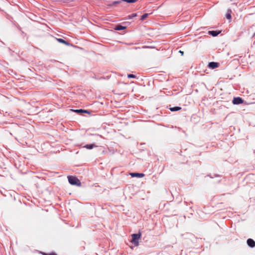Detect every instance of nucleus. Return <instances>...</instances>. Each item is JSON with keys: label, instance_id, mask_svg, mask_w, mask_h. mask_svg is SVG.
<instances>
[{"label": "nucleus", "instance_id": "dca6fc26", "mask_svg": "<svg viewBox=\"0 0 255 255\" xmlns=\"http://www.w3.org/2000/svg\"><path fill=\"white\" fill-rule=\"evenodd\" d=\"M128 78H135L136 76L133 74H129L128 75Z\"/></svg>", "mask_w": 255, "mask_h": 255}, {"label": "nucleus", "instance_id": "1a4fd4ad", "mask_svg": "<svg viewBox=\"0 0 255 255\" xmlns=\"http://www.w3.org/2000/svg\"><path fill=\"white\" fill-rule=\"evenodd\" d=\"M231 13H232V10L231 9H228L227 10V13H226V18L228 19H231Z\"/></svg>", "mask_w": 255, "mask_h": 255}, {"label": "nucleus", "instance_id": "9d476101", "mask_svg": "<svg viewBox=\"0 0 255 255\" xmlns=\"http://www.w3.org/2000/svg\"><path fill=\"white\" fill-rule=\"evenodd\" d=\"M126 28V26H122L121 25H117L116 26L115 29L116 30H122Z\"/></svg>", "mask_w": 255, "mask_h": 255}, {"label": "nucleus", "instance_id": "f03ea898", "mask_svg": "<svg viewBox=\"0 0 255 255\" xmlns=\"http://www.w3.org/2000/svg\"><path fill=\"white\" fill-rule=\"evenodd\" d=\"M132 240L131 242L132 244H133L135 246H137L139 244L138 240L141 237V234H133L131 235Z\"/></svg>", "mask_w": 255, "mask_h": 255}, {"label": "nucleus", "instance_id": "f257e3e1", "mask_svg": "<svg viewBox=\"0 0 255 255\" xmlns=\"http://www.w3.org/2000/svg\"><path fill=\"white\" fill-rule=\"evenodd\" d=\"M68 179L70 184L77 186H81V183L77 177L72 176H68Z\"/></svg>", "mask_w": 255, "mask_h": 255}, {"label": "nucleus", "instance_id": "423d86ee", "mask_svg": "<svg viewBox=\"0 0 255 255\" xmlns=\"http://www.w3.org/2000/svg\"><path fill=\"white\" fill-rule=\"evenodd\" d=\"M130 175L132 177H138V178H141L144 176V174L143 173H131Z\"/></svg>", "mask_w": 255, "mask_h": 255}, {"label": "nucleus", "instance_id": "a211bd4d", "mask_svg": "<svg viewBox=\"0 0 255 255\" xmlns=\"http://www.w3.org/2000/svg\"><path fill=\"white\" fill-rule=\"evenodd\" d=\"M122 2H123V1H122V0H118V1H114L112 2V5H114V4H118V3H121Z\"/></svg>", "mask_w": 255, "mask_h": 255}, {"label": "nucleus", "instance_id": "0eeeda50", "mask_svg": "<svg viewBox=\"0 0 255 255\" xmlns=\"http://www.w3.org/2000/svg\"><path fill=\"white\" fill-rule=\"evenodd\" d=\"M221 32V31H215V30H212V31H209V34L213 36H217Z\"/></svg>", "mask_w": 255, "mask_h": 255}, {"label": "nucleus", "instance_id": "ddd939ff", "mask_svg": "<svg viewBox=\"0 0 255 255\" xmlns=\"http://www.w3.org/2000/svg\"><path fill=\"white\" fill-rule=\"evenodd\" d=\"M149 14L147 13L143 14L141 16V18H140V20H143L144 19H145V18H146L148 15H149Z\"/></svg>", "mask_w": 255, "mask_h": 255}, {"label": "nucleus", "instance_id": "9b49d317", "mask_svg": "<svg viewBox=\"0 0 255 255\" xmlns=\"http://www.w3.org/2000/svg\"><path fill=\"white\" fill-rule=\"evenodd\" d=\"M57 39V41L60 43H64L67 45H69V43L68 42H67L66 41L64 40V39H63L62 38H58Z\"/></svg>", "mask_w": 255, "mask_h": 255}, {"label": "nucleus", "instance_id": "4468645a", "mask_svg": "<svg viewBox=\"0 0 255 255\" xmlns=\"http://www.w3.org/2000/svg\"><path fill=\"white\" fill-rule=\"evenodd\" d=\"M137 0H122V1L124 2H127L128 3H134L136 2Z\"/></svg>", "mask_w": 255, "mask_h": 255}, {"label": "nucleus", "instance_id": "39448f33", "mask_svg": "<svg viewBox=\"0 0 255 255\" xmlns=\"http://www.w3.org/2000/svg\"><path fill=\"white\" fill-rule=\"evenodd\" d=\"M247 244L248 245L251 247L254 248L255 247V242L252 239H249L247 240Z\"/></svg>", "mask_w": 255, "mask_h": 255}, {"label": "nucleus", "instance_id": "2eb2a0df", "mask_svg": "<svg viewBox=\"0 0 255 255\" xmlns=\"http://www.w3.org/2000/svg\"><path fill=\"white\" fill-rule=\"evenodd\" d=\"M136 16V13H132L130 15H129L128 16V19H132V18Z\"/></svg>", "mask_w": 255, "mask_h": 255}, {"label": "nucleus", "instance_id": "f8f14e48", "mask_svg": "<svg viewBox=\"0 0 255 255\" xmlns=\"http://www.w3.org/2000/svg\"><path fill=\"white\" fill-rule=\"evenodd\" d=\"M181 109V108L179 107H174L173 108H170V110L172 112L178 111Z\"/></svg>", "mask_w": 255, "mask_h": 255}, {"label": "nucleus", "instance_id": "412c9836", "mask_svg": "<svg viewBox=\"0 0 255 255\" xmlns=\"http://www.w3.org/2000/svg\"><path fill=\"white\" fill-rule=\"evenodd\" d=\"M179 53H180L181 54V55H183V54H184V52H183V51H181V50H180V51H179Z\"/></svg>", "mask_w": 255, "mask_h": 255}, {"label": "nucleus", "instance_id": "4be33fe9", "mask_svg": "<svg viewBox=\"0 0 255 255\" xmlns=\"http://www.w3.org/2000/svg\"><path fill=\"white\" fill-rule=\"evenodd\" d=\"M48 254L47 253H43V255H48Z\"/></svg>", "mask_w": 255, "mask_h": 255}, {"label": "nucleus", "instance_id": "20e7f679", "mask_svg": "<svg viewBox=\"0 0 255 255\" xmlns=\"http://www.w3.org/2000/svg\"><path fill=\"white\" fill-rule=\"evenodd\" d=\"M219 66V64L217 62H211L208 64V67L212 69L216 68Z\"/></svg>", "mask_w": 255, "mask_h": 255}, {"label": "nucleus", "instance_id": "7ed1b4c3", "mask_svg": "<svg viewBox=\"0 0 255 255\" xmlns=\"http://www.w3.org/2000/svg\"><path fill=\"white\" fill-rule=\"evenodd\" d=\"M244 100L240 97H236L233 99V103L234 105H239L243 103Z\"/></svg>", "mask_w": 255, "mask_h": 255}, {"label": "nucleus", "instance_id": "f3484780", "mask_svg": "<svg viewBox=\"0 0 255 255\" xmlns=\"http://www.w3.org/2000/svg\"><path fill=\"white\" fill-rule=\"evenodd\" d=\"M73 111L76 113H83V112L84 111V110H82V109L74 110H73Z\"/></svg>", "mask_w": 255, "mask_h": 255}, {"label": "nucleus", "instance_id": "6ab92c4d", "mask_svg": "<svg viewBox=\"0 0 255 255\" xmlns=\"http://www.w3.org/2000/svg\"><path fill=\"white\" fill-rule=\"evenodd\" d=\"M48 255H57L54 253H49Z\"/></svg>", "mask_w": 255, "mask_h": 255}, {"label": "nucleus", "instance_id": "aec40b11", "mask_svg": "<svg viewBox=\"0 0 255 255\" xmlns=\"http://www.w3.org/2000/svg\"><path fill=\"white\" fill-rule=\"evenodd\" d=\"M83 113H89V112L87 111V110H84V111L83 112Z\"/></svg>", "mask_w": 255, "mask_h": 255}, {"label": "nucleus", "instance_id": "6e6552de", "mask_svg": "<svg viewBox=\"0 0 255 255\" xmlns=\"http://www.w3.org/2000/svg\"><path fill=\"white\" fill-rule=\"evenodd\" d=\"M97 146L95 145L94 144H86L85 146H84V147L88 149H93L94 147H96Z\"/></svg>", "mask_w": 255, "mask_h": 255}]
</instances>
